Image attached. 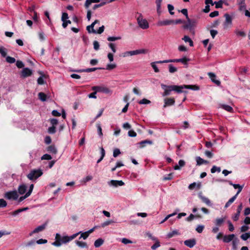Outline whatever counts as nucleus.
Masks as SVG:
<instances>
[{
  "instance_id": "nucleus-1",
  "label": "nucleus",
  "mask_w": 250,
  "mask_h": 250,
  "mask_svg": "<svg viewBox=\"0 0 250 250\" xmlns=\"http://www.w3.org/2000/svg\"><path fill=\"white\" fill-rule=\"evenodd\" d=\"M173 91H174L178 93L185 92L187 93V91H183V89H189L193 90H198L199 89V87L196 85H172V87H171Z\"/></svg>"
},
{
  "instance_id": "nucleus-2",
  "label": "nucleus",
  "mask_w": 250,
  "mask_h": 250,
  "mask_svg": "<svg viewBox=\"0 0 250 250\" xmlns=\"http://www.w3.org/2000/svg\"><path fill=\"white\" fill-rule=\"evenodd\" d=\"M42 174L41 169L32 170L27 175V177L30 180H36Z\"/></svg>"
},
{
  "instance_id": "nucleus-3",
  "label": "nucleus",
  "mask_w": 250,
  "mask_h": 250,
  "mask_svg": "<svg viewBox=\"0 0 250 250\" xmlns=\"http://www.w3.org/2000/svg\"><path fill=\"white\" fill-rule=\"evenodd\" d=\"M4 197L8 200H16L19 197V195L16 190H13L6 192Z\"/></svg>"
},
{
  "instance_id": "nucleus-4",
  "label": "nucleus",
  "mask_w": 250,
  "mask_h": 250,
  "mask_svg": "<svg viewBox=\"0 0 250 250\" xmlns=\"http://www.w3.org/2000/svg\"><path fill=\"white\" fill-rule=\"evenodd\" d=\"M80 232H77L74 233L70 236L66 235L61 236L60 235V240L62 244H66L69 242L71 241V240H73L74 239H75L80 234Z\"/></svg>"
},
{
  "instance_id": "nucleus-5",
  "label": "nucleus",
  "mask_w": 250,
  "mask_h": 250,
  "mask_svg": "<svg viewBox=\"0 0 250 250\" xmlns=\"http://www.w3.org/2000/svg\"><path fill=\"white\" fill-rule=\"evenodd\" d=\"M137 21L139 26L141 28L146 29L149 27V24L147 21L146 20L143 19L141 16L137 18Z\"/></svg>"
},
{
  "instance_id": "nucleus-6",
  "label": "nucleus",
  "mask_w": 250,
  "mask_h": 250,
  "mask_svg": "<svg viewBox=\"0 0 250 250\" xmlns=\"http://www.w3.org/2000/svg\"><path fill=\"white\" fill-rule=\"evenodd\" d=\"M92 89L93 90L95 91L96 92H102L105 93H109L111 92V91L108 88L105 87L95 86L92 87Z\"/></svg>"
},
{
  "instance_id": "nucleus-7",
  "label": "nucleus",
  "mask_w": 250,
  "mask_h": 250,
  "mask_svg": "<svg viewBox=\"0 0 250 250\" xmlns=\"http://www.w3.org/2000/svg\"><path fill=\"white\" fill-rule=\"evenodd\" d=\"M108 184L110 186L117 187L118 186H124L125 185V183L122 180L118 181V180H112L108 182Z\"/></svg>"
},
{
  "instance_id": "nucleus-8",
  "label": "nucleus",
  "mask_w": 250,
  "mask_h": 250,
  "mask_svg": "<svg viewBox=\"0 0 250 250\" xmlns=\"http://www.w3.org/2000/svg\"><path fill=\"white\" fill-rule=\"evenodd\" d=\"M225 21L224 23L225 28H227L231 25L232 18L229 14H225Z\"/></svg>"
},
{
  "instance_id": "nucleus-9",
  "label": "nucleus",
  "mask_w": 250,
  "mask_h": 250,
  "mask_svg": "<svg viewBox=\"0 0 250 250\" xmlns=\"http://www.w3.org/2000/svg\"><path fill=\"white\" fill-rule=\"evenodd\" d=\"M33 188H34V185L33 184L30 185L28 191L25 193V194L24 196H21L19 198V202H21L23 200H24L25 198L29 197L31 195V194L33 191Z\"/></svg>"
},
{
  "instance_id": "nucleus-10",
  "label": "nucleus",
  "mask_w": 250,
  "mask_h": 250,
  "mask_svg": "<svg viewBox=\"0 0 250 250\" xmlns=\"http://www.w3.org/2000/svg\"><path fill=\"white\" fill-rule=\"evenodd\" d=\"M174 21L173 20H166L164 21H160L157 22V25L159 26L168 25L173 24Z\"/></svg>"
},
{
  "instance_id": "nucleus-11",
  "label": "nucleus",
  "mask_w": 250,
  "mask_h": 250,
  "mask_svg": "<svg viewBox=\"0 0 250 250\" xmlns=\"http://www.w3.org/2000/svg\"><path fill=\"white\" fill-rule=\"evenodd\" d=\"M184 244L190 248H193L196 245V240L195 239H190L184 241Z\"/></svg>"
},
{
  "instance_id": "nucleus-12",
  "label": "nucleus",
  "mask_w": 250,
  "mask_h": 250,
  "mask_svg": "<svg viewBox=\"0 0 250 250\" xmlns=\"http://www.w3.org/2000/svg\"><path fill=\"white\" fill-rule=\"evenodd\" d=\"M99 21L97 20H95L92 24L90 25H88L86 27V30L89 33H96V31L94 29V26L95 24L97 23H98Z\"/></svg>"
},
{
  "instance_id": "nucleus-13",
  "label": "nucleus",
  "mask_w": 250,
  "mask_h": 250,
  "mask_svg": "<svg viewBox=\"0 0 250 250\" xmlns=\"http://www.w3.org/2000/svg\"><path fill=\"white\" fill-rule=\"evenodd\" d=\"M132 55H137L141 54H146L148 53L149 50L147 49H141L135 50H132Z\"/></svg>"
},
{
  "instance_id": "nucleus-14",
  "label": "nucleus",
  "mask_w": 250,
  "mask_h": 250,
  "mask_svg": "<svg viewBox=\"0 0 250 250\" xmlns=\"http://www.w3.org/2000/svg\"><path fill=\"white\" fill-rule=\"evenodd\" d=\"M199 197L201 199L203 202L205 203L208 206H211V202L208 198L204 196L201 192L198 194Z\"/></svg>"
},
{
  "instance_id": "nucleus-15",
  "label": "nucleus",
  "mask_w": 250,
  "mask_h": 250,
  "mask_svg": "<svg viewBox=\"0 0 250 250\" xmlns=\"http://www.w3.org/2000/svg\"><path fill=\"white\" fill-rule=\"evenodd\" d=\"M242 209V204H240V205L238 207L237 209L236 213L232 217V219L234 221H237L239 218L240 212Z\"/></svg>"
},
{
  "instance_id": "nucleus-16",
  "label": "nucleus",
  "mask_w": 250,
  "mask_h": 250,
  "mask_svg": "<svg viewBox=\"0 0 250 250\" xmlns=\"http://www.w3.org/2000/svg\"><path fill=\"white\" fill-rule=\"evenodd\" d=\"M46 224H44L42 225L39 226L35 229L32 232L30 233V235H32L33 233H38L44 230L46 227Z\"/></svg>"
},
{
  "instance_id": "nucleus-17",
  "label": "nucleus",
  "mask_w": 250,
  "mask_h": 250,
  "mask_svg": "<svg viewBox=\"0 0 250 250\" xmlns=\"http://www.w3.org/2000/svg\"><path fill=\"white\" fill-rule=\"evenodd\" d=\"M55 240V241L52 243V245L56 247L61 246L62 243L60 240V234L59 233H56Z\"/></svg>"
},
{
  "instance_id": "nucleus-18",
  "label": "nucleus",
  "mask_w": 250,
  "mask_h": 250,
  "mask_svg": "<svg viewBox=\"0 0 250 250\" xmlns=\"http://www.w3.org/2000/svg\"><path fill=\"white\" fill-rule=\"evenodd\" d=\"M188 22L184 25V29H191L195 25V22L194 21H191L189 18L187 19Z\"/></svg>"
},
{
  "instance_id": "nucleus-19",
  "label": "nucleus",
  "mask_w": 250,
  "mask_h": 250,
  "mask_svg": "<svg viewBox=\"0 0 250 250\" xmlns=\"http://www.w3.org/2000/svg\"><path fill=\"white\" fill-rule=\"evenodd\" d=\"M31 74L32 71L28 68H23L21 71V75L23 77H27Z\"/></svg>"
},
{
  "instance_id": "nucleus-20",
  "label": "nucleus",
  "mask_w": 250,
  "mask_h": 250,
  "mask_svg": "<svg viewBox=\"0 0 250 250\" xmlns=\"http://www.w3.org/2000/svg\"><path fill=\"white\" fill-rule=\"evenodd\" d=\"M175 103V101L173 98H168L165 99V104L164 107H166L167 106H170L173 105Z\"/></svg>"
},
{
  "instance_id": "nucleus-21",
  "label": "nucleus",
  "mask_w": 250,
  "mask_h": 250,
  "mask_svg": "<svg viewBox=\"0 0 250 250\" xmlns=\"http://www.w3.org/2000/svg\"><path fill=\"white\" fill-rule=\"evenodd\" d=\"M27 187L25 184H22L19 186L18 187V192L22 195L25 193L27 190Z\"/></svg>"
},
{
  "instance_id": "nucleus-22",
  "label": "nucleus",
  "mask_w": 250,
  "mask_h": 250,
  "mask_svg": "<svg viewBox=\"0 0 250 250\" xmlns=\"http://www.w3.org/2000/svg\"><path fill=\"white\" fill-rule=\"evenodd\" d=\"M103 68L101 67H94V68H87L85 69H83V70H75V71L77 72H91L94 71L98 69H102Z\"/></svg>"
},
{
  "instance_id": "nucleus-23",
  "label": "nucleus",
  "mask_w": 250,
  "mask_h": 250,
  "mask_svg": "<svg viewBox=\"0 0 250 250\" xmlns=\"http://www.w3.org/2000/svg\"><path fill=\"white\" fill-rule=\"evenodd\" d=\"M234 237L235 235L233 234L225 235L223 237V241L225 243H229L234 239Z\"/></svg>"
},
{
  "instance_id": "nucleus-24",
  "label": "nucleus",
  "mask_w": 250,
  "mask_h": 250,
  "mask_svg": "<svg viewBox=\"0 0 250 250\" xmlns=\"http://www.w3.org/2000/svg\"><path fill=\"white\" fill-rule=\"evenodd\" d=\"M208 74L210 79L213 83H214L217 85H219L220 84V82L219 80H215L216 76L214 73L212 72H208Z\"/></svg>"
},
{
  "instance_id": "nucleus-25",
  "label": "nucleus",
  "mask_w": 250,
  "mask_h": 250,
  "mask_svg": "<svg viewBox=\"0 0 250 250\" xmlns=\"http://www.w3.org/2000/svg\"><path fill=\"white\" fill-rule=\"evenodd\" d=\"M188 61H189V59L185 57L181 59H174L173 62H182L184 64H187Z\"/></svg>"
},
{
  "instance_id": "nucleus-26",
  "label": "nucleus",
  "mask_w": 250,
  "mask_h": 250,
  "mask_svg": "<svg viewBox=\"0 0 250 250\" xmlns=\"http://www.w3.org/2000/svg\"><path fill=\"white\" fill-rule=\"evenodd\" d=\"M196 161L197 163V165L198 166H200L203 164H207L208 163V161L204 160L199 156H198L196 158Z\"/></svg>"
},
{
  "instance_id": "nucleus-27",
  "label": "nucleus",
  "mask_w": 250,
  "mask_h": 250,
  "mask_svg": "<svg viewBox=\"0 0 250 250\" xmlns=\"http://www.w3.org/2000/svg\"><path fill=\"white\" fill-rule=\"evenodd\" d=\"M225 217L216 218L214 222L215 225L218 227L221 226L225 222Z\"/></svg>"
},
{
  "instance_id": "nucleus-28",
  "label": "nucleus",
  "mask_w": 250,
  "mask_h": 250,
  "mask_svg": "<svg viewBox=\"0 0 250 250\" xmlns=\"http://www.w3.org/2000/svg\"><path fill=\"white\" fill-rule=\"evenodd\" d=\"M185 165V162L183 160H179L178 165H176L174 167L175 170H180L181 167H183Z\"/></svg>"
},
{
  "instance_id": "nucleus-29",
  "label": "nucleus",
  "mask_w": 250,
  "mask_h": 250,
  "mask_svg": "<svg viewBox=\"0 0 250 250\" xmlns=\"http://www.w3.org/2000/svg\"><path fill=\"white\" fill-rule=\"evenodd\" d=\"M220 107L229 112H232L233 111V109L232 108V107L227 104H220Z\"/></svg>"
},
{
  "instance_id": "nucleus-30",
  "label": "nucleus",
  "mask_w": 250,
  "mask_h": 250,
  "mask_svg": "<svg viewBox=\"0 0 250 250\" xmlns=\"http://www.w3.org/2000/svg\"><path fill=\"white\" fill-rule=\"evenodd\" d=\"M75 243L79 247L81 248H88L87 243L86 242L76 240L75 241Z\"/></svg>"
},
{
  "instance_id": "nucleus-31",
  "label": "nucleus",
  "mask_w": 250,
  "mask_h": 250,
  "mask_svg": "<svg viewBox=\"0 0 250 250\" xmlns=\"http://www.w3.org/2000/svg\"><path fill=\"white\" fill-rule=\"evenodd\" d=\"M104 242V241L103 239L99 238L95 241L94 245L95 247L99 248L103 244Z\"/></svg>"
},
{
  "instance_id": "nucleus-32",
  "label": "nucleus",
  "mask_w": 250,
  "mask_h": 250,
  "mask_svg": "<svg viewBox=\"0 0 250 250\" xmlns=\"http://www.w3.org/2000/svg\"><path fill=\"white\" fill-rule=\"evenodd\" d=\"M162 0H156L155 3L157 6V12L159 14H160L161 13V3Z\"/></svg>"
},
{
  "instance_id": "nucleus-33",
  "label": "nucleus",
  "mask_w": 250,
  "mask_h": 250,
  "mask_svg": "<svg viewBox=\"0 0 250 250\" xmlns=\"http://www.w3.org/2000/svg\"><path fill=\"white\" fill-rule=\"evenodd\" d=\"M245 0H237L238 4L239 5L240 10H242L246 9Z\"/></svg>"
},
{
  "instance_id": "nucleus-34",
  "label": "nucleus",
  "mask_w": 250,
  "mask_h": 250,
  "mask_svg": "<svg viewBox=\"0 0 250 250\" xmlns=\"http://www.w3.org/2000/svg\"><path fill=\"white\" fill-rule=\"evenodd\" d=\"M39 99L42 102H45L47 100L46 95L43 92H40L38 94Z\"/></svg>"
},
{
  "instance_id": "nucleus-35",
  "label": "nucleus",
  "mask_w": 250,
  "mask_h": 250,
  "mask_svg": "<svg viewBox=\"0 0 250 250\" xmlns=\"http://www.w3.org/2000/svg\"><path fill=\"white\" fill-rule=\"evenodd\" d=\"M180 235V233L177 230H173L171 232H169L167 234V237L169 238L173 237L175 235Z\"/></svg>"
},
{
  "instance_id": "nucleus-36",
  "label": "nucleus",
  "mask_w": 250,
  "mask_h": 250,
  "mask_svg": "<svg viewBox=\"0 0 250 250\" xmlns=\"http://www.w3.org/2000/svg\"><path fill=\"white\" fill-rule=\"evenodd\" d=\"M182 40H184L186 42H189V45L190 46H193V42L191 40V39L188 36H185L183 38Z\"/></svg>"
},
{
  "instance_id": "nucleus-37",
  "label": "nucleus",
  "mask_w": 250,
  "mask_h": 250,
  "mask_svg": "<svg viewBox=\"0 0 250 250\" xmlns=\"http://www.w3.org/2000/svg\"><path fill=\"white\" fill-rule=\"evenodd\" d=\"M47 151L49 152L52 153L53 154H56L57 152V150L56 148L54 146H50L47 147Z\"/></svg>"
},
{
  "instance_id": "nucleus-38",
  "label": "nucleus",
  "mask_w": 250,
  "mask_h": 250,
  "mask_svg": "<svg viewBox=\"0 0 250 250\" xmlns=\"http://www.w3.org/2000/svg\"><path fill=\"white\" fill-rule=\"evenodd\" d=\"M79 232H80L79 234H81V236L79 238V240H80L81 239L85 240L86 239H87V238L89 236V234H88V233L86 231L84 232H83L82 231H79Z\"/></svg>"
},
{
  "instance_id": "nucleus-39",
  "label": "nucleus",
  "mask_w": 250,
  "mask_h": 250,
  "mask_svg": "<svg viewBox=\"0 0 250 250\" xmlns=\"http://www.w3.org/2000/svg\"><path fill=\"white\" fill-rule=\"evenodd\" d=\"M171 87H172V85H168V88L167 89H165V90L164 91V92L163 93V94L162 95L163 96H167L170 94V92L171 91H173V89H172V88Z\"/></svg>"
},
{
  "instance_id": "nucleus-40",
  "label": "nucleus",
  "mask_w": 250,
  "mask_h": 250,
  "mask_svg": "<svg viewBox=\"0 0 250 250\" xmlns=\"http://www.w3.org/2000/svg\"><path fill=\"white\" fill-rule=\"evenodd\" d=\"M201 185L200 183H199L197 184L196 183L194 182L189 185L188 188L189 189L191 190V189H194L196 186L198 188H200L201 187Z\"/></svg>"
},
{
  "instance_id": "nucleus-41",
  "label": "nucleus",
  "mask_w": 250,
  "mask_h": 250,
  "mask_svg": "<svg viewBox=\"0 0 250 250\" xmlns=\"http://www.w3.org/2000/svg\"><path fill=\"white\" fill-rule=\"evenodd\" d=\"M0 54L3 57H5L7 55V49L3 46H0Z\"/></svg>"
},
{
  "instance_id": "nucleus-42",
  "label": "nucleus",
  "mask_w": 250,
  "mask_h": 250,
  "mask_svg": "<svg viewBox=\"0 0 250 250\" xmlns=\"http://www.w3.org/2000/svg\"><path fill=\"white\" fill-rule=\"evenodd\" d=\"M122 39L121 37L118 36V37H108L107 38V40L109 42H114L116 40H120Z\"/></svg>"
},
{
  "instance_id": "nucleus-43",
  "label": "nucleus",
  "mask_w": 250,
  "mask_h": 250,
  "mask_svg": "<svg viewBox=\"0 0 250 250\" xmlns=\"http://www.w3.org/2000/svg\"><path fill=\"white\" fill-rule=\"evenodd\" d=\"M233 187L235 189L238 188V190L237 191V192L236 194L238 195V194L242 191L243 189V186H240L239 184H235L233 185Z\"/></svg>"
},
{
  "instance_id": "nucleus-44",
  "label": "nucleus",
  "mask_w": 250,
  "mask_h": 250,
  "mask_svg": "<svg viewBox=\"0 0 250 250\" xmlns=\"http://www.w3.org/2000/svg\"><path fill=\"white\" fill-rule=\"evenodd\" d=\"M169 68V72L171 73H174L177 71V69L176 67H174L172 64H169L168 65Z\"/></svg>"
},
{
  "instance_id": "nucleus-45",
  "label": "nucleus",
  "mask_w": 250,
  "mask_h": 250,
  "mask_svg": "<svg viewBox=\"0 0 250 250\" xmlns=\"http://www.w3.org/2000/svg\"><path fill=\"white\" fill-rule=\"evenodd\" d=\"M177 214V212H174L173 213L167 215L165 218L163 219L160 223V224L164 223L165 221H166L168 219H169L170 217L173 216Z\"/></svg>"
},
{
  "instance_id": "nucleus-46",
  "label": "nucleus",
  "mask_w": 250,
  "mask_h": 250,
  "mask_svg": "<svg viewBox=\"0 0 250 250\" xmlns=\"http://www.w3.org/2000/svg\"><path fill=\"white\" fill-rule=\"evenodd\" d=\"M113 223H114V222L113 220H108V221H106L103 223L101 224V227L102 228H104L105 227L108 226Z\"/></svg>"
},
{
  "instance_id": "nucleus-47",
  "label": "nucleus",
  "mask_w": 250,
  "mask_h": 250,
  "mask_svg": "<svg viewBox=\"0 0 250 250\" xmlns=\"http://www.w3.org/2000/svg\"><path fill=\"white\" fill-rule=\"evenodd\" d=\"M138 103L140 104H149L150 103V101L146 99H143L142 100L139 101Z\"/></svg>"
},
{
  "instance_id": "nucleus-48",
  "label": "nucleus",
  "mask_w": 250,
  "mask_h": 250,
  "mask_svg": "<svg viewBox=\"0 0 250 250\" xmlns=\"http://www.w3.org/2000/svg\"><path fill=\"white\" fill-rule=\"evenodd\" d=\"M204 225H198L196 228V230L198 233H202L204 229Z\"/></svg>"
},
{
  "instance_id": "nucleus-49",
  "label": "nucleus",
  "mask_w": 250,
  "mask_h": 250,
  "mask_svg": "<svg viewBox=\"0 0 250 250\" xmlns=\"http://www.w3.org/2000/svg\"><path fill=\"white\" fill-rule=\"evenodd\" d=\"M116 67V64H115V63L108 64L106 65V70H110L114 69Z\"/></svg>"
},
{
  "instance_id": "nucleus-50",
  "label": "nucleus",
  "mask_w": 250,
  "mask_h": 250,
  "mask_svg": "<svg viewBox=\"0 0 250 250\" xmlns=\"http://www.w3.org/2000/svg\"><path fill=\"white\" fill-rule=\"evenodd\" d=\"M6 61L10 63H13L16 62V60L14 58L8 56L6 58Z\"/></svg>"
},
{
  "instance_id": "nucleus-51",
  "label": "nucleus",
  "mask_w": 250,
  "mask_h": 250,
  "mask_svg": "<svg viewBox=\"0 0 250 250\" xmlns=\"http://www.w3.org/2000/svg\"><path fill=\"white\" fill-rule=\"evenodd\" d=\"M216 171L220 172L221 171V168L219 167H217L216 166H214L211 169V172L213 173Z\"/></svg>"
},
{
  "instance_id": "nucleus-52",
  "label": "nucleus",
  "mask_w": 250,
  "mask_h": 250,
  "mask_svg": "<svg viewBox=\"0 0 250 250\" xmlns=\"http://www.w3.org/2000/svg\"><path fill=\"white\" fill-rule=\"evenodd\" d=\"M160 246V244L159 241L158 240H156V242H155V243L151 246V248L153 250H155L157 248H158Z\"/></svg>"
},
{
  "instance_id": "nucleus-53",
  "label": "nucleus",
  "mask_w": 250,
  "mask_h": 250,
  "mask_svg": "<svg viewBox=\"0 0 250 250\" xmlns=\"http://www.w3.org/2000/svg\"><path fill=\"white\" fill-rule=\"evenodd\" d=\"M156 63L155 62H152L151 63V66L153 68V69H154V70L155 72H159V70L157 66L156 65Z\"/></svg>"
},
{
  "instance_id": "nucleus-54",
  "label": "nucleus",
  "mask_w": 250,
  "mask_h": 250,
  "mask_svg": "<svg viewBox=\"0 0 250 250\" xmlns=\"http://www.w3.org/2000/svg\"><path fill=\"white\" fill-rule=\"evenodd\" d=\"M7 206L6 202L3 199H0V208L6 207Z\"/></svg>"
},
{
  "instance_id": "nucleus-55",
  "label": "nucleus",
  "mask_w": 250,
  "mask_h": 250,
  "mask_svg": "<svg viewBox=\"0 0 250 250\" xmlns=\"http://www.w3.org/2000/svg\"><path fill=\"white\" fill-rule=\"evenodd\" d=\"M52 159V157L50 155L48 154H44L41 158L42 160H50Z\"/></svg>"
},
{
  "instance_id": "nucleus-56",
  "label": "nucleus",
  "mask_w": 250,
  "mask_h": 250,
  "mask_svg": "<svg viewBox=\"0 0 250 250\" xmlns=\"http://www.w3.org/2000/svg\"><path fill=\"white\" fill-rule=\"evenodd\" d=\"M108 46L110 47V48L112 51L113 53H115L116 52V47L114 43H109Z\"/></svg>"
},
{
  "instance_id": "nucleus-57",
  "label": "nucleus",
  "mask_w": 250,
  "mask_h": 250,
  "mask_svg": "<svg viewBox=\"0 0 250 250\" xmlns=\"http://www.w3.org/2000/svg\"><path fill=\"white\" fill-rule=\"evenodd\" d=\"M48 132L50 134H54L56 132V127L52 126L51 127H49L48 129Z\"/></svg>"
},
{
  "instance_id": "nucleus-58",
  "label": "nucleus",
  "mask_w": 250,
  "mask_h": 250,
  "mask_svg": "<svg viewBox=\"0 0 250 250\" xmlns=\"http://www.w3.org/2000/svg\"><path fill=\"white\" fill-rule=\"evenodd\" d=\"M235 33L237 35V36H241V37H243L246 36V33L244 31H242L236 30L235 31Z\"/></svg>"
},
{
  "instance_id": "nucleus-59",
  "label": "nucleus",
  "mask_w": 250,
  "mask_h": 250,
  "mask_svg": "<svg viewBox=\"0 0 250 250\" xmlns=\"http://www.w3.org/2000/svg\"><path fill=\"white\" fill-rule=\"evenodd\" d=\"M93 46H94V49L95 50H98L99 49L100 45H99V43L98 41H94V42H93Z\"/></svg>"
},
{
  "instance_id": "nucleus-60",
  "label": "nucleus",
  "mask_w": 250,
  "mask_h": 250,
  "mask_svg": "<svg viewBox=\"0 0 250 250\" xmlns=\"http://www.w3.org/2000/svg\"><path fill=\"white\" fill-rule=\"evenodd\" d=\"M223 2L222 0H219L218 2H215L214 3L215 4V7L216 8H222V5H223Z\"/></svg>"
},
{
  "instance_id": "nucleus-61",
  "label": "nucleus",
  "mask_w": 250,
  "mask_h": 250,
  "mask_svg": "<svg viewBox=\"0 0 250 250\" xmlns=\"http://www.w3.org/2000/svg\"><path fill=\"white\" fill-rule=\"evenodd\" d=\"M241 238L244 241L247 240L249 238H250V236L249 235V233H245L241 235Z\"/></svg>"
},
{
  "instance_id": "nucleus-62",
  "label": "nucleus",
  "mask_w": 250,
  "mask_h": 250,
  "mask_svg": "<svg viewBox=\"0 0 250 250\" xmlns=\"http://www.w3.org/2000/svg\"><path fill=\"white\" fill-rule=\"evenodd\" d=\"M167 8H168V11L170 13V15H173L174 14V12H172V10L174 9V7L173 5L169 4L167 5Z\"/></svg>"
},
{
  "instance_id": "nucleus-63",
  "label": "nucleus",
  "mask_w": 250,
  "mask_h": 250,
  "mask_svg": "<svg viewBox=\"0 0 250 250\" xmlns=\"http://www.w3.org/2000/svg\"><path fill=\"white\" fill-rule=\"evenodd\" d=\"M210 33L212 38L214 39L215 36L218 34V31L216 30L211 29L210 30Z\"/></svg>"
},
{
  "instance_id": "nucleus-64",
  "label": "nucleus",
  "mask_w": 250,
  "mask_h": 250,
  "mask_svg": "<svg viewBox=\"0 0 250 250\" xmlns=\"http://www.w3.org/2000/svg\"><path fill=\"white\" fill-rule=\"evenodd\" d=\"M128 135L130 137H134L137 135L136 133L132 130H130L128 132Z\"/></svg>"
}]
</instances>
